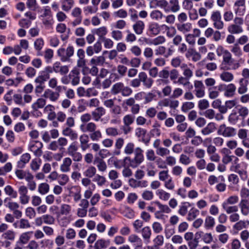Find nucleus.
Wrapping results in <instances>:
<instances>
[{"instance_id":"f257e3e1","label":"nucleus","mask_w":249,"mask_h":249,"mask_svg":"<svg viewBox=\"0 0 249 249\" xmlns=\"http://www.w3.org/2000/svg\"><path fill=\"white\" fill-rule=\"evenodd\" d=\"M151 3L163 9L165 12L176 13L180 10L178 0H170L169 2L166 0H153Z\"/></svg>"},{"instance_id":"0e129e2a","label":"nucleus","mask_w":249,"mask_h":249,"mask_svg":"<svg viewBox=\"0 0 249 249\" xmlns=\"http://www.w3.org/2000/svg\"><path fill=\"white\" fill-rule=\"evenodd\" d=\"M162 28L165 30L167 31L166 34L167 36L169 37H173L174 35H175L176 33V30L175 28L173 26L169 27L165 24H162L161 25Z\"/></svg>"},{"instance_id":"a211bd4d","label":"nucleus","mask_w":249,"mask_h":249,"mask_svg":"<svg viewBox=\"0 0 249 249\" xmlns=\"http://www.w3.org/2000/svg\"><path fill=\"white\" fill-rule=\"evenodd\" d=\"M153 204L156 205L160 210V211H157L155 213V217L157 218H160L159 216L158 215V214H159L160 212L164 213H169L172 211L170 208L167 205L162 204L159 201L156 200L153 201L151 203V204Z\"/></svg>"},{"instance_id":"ea45409f","label":"nucleus","mask_w":249,"mask_h":249,"mask_svg":"<svg viewBox=\"0 0 249 249\" xmlns=\"http://www.w3.org/2000/svg\"><path fill=\"white\" fill-rule=\"evenodd\" d=\"M110 244L109 240H106L104 239H98L96 241L94 245V249H103L107 248Z\"/></svg>"},{"instance_id":"37998d69","label":"nucleus","mask_w":249,"mask_h":249,"mask_svg":"<svg viewBox=\"0 0 249 249\" xmlns=\"http://www.w3.org/2000/svg\"><path fill=\"white\" fill-rule=\"evenodd\" d=\"M222 207L227 214H231L236 213L238 211V208L236 205H227L226 203H222Z\"/></svg>"},{"instance_id":"0eeeda50","label":"nucleus","mask_w":249,"mask_h":249,"mask_svg":"<svg viewBox=\"0 0 249 249\" xmlns=\"http://www.w3.org/2000/svg\"><path fill=\"white\" fill-rule=\"evenodd\" d=\"M217 134L224 137H233L236 134V130L234 127L227 126L225 124H222L219 125Z\"/></svg>"},{"instance_id":"79ce46f5","label":"nucleus","mask_w":249,"mask_h":249,"mask_svg":"<svg viewBox=\"0 0 249 249\" xmlns=\"http://www.w3.org/2000/svg\"><path fill=\"white\" fill-rule=\"evenodd\" d=\"M74 4V0H61V8L65 12H69Z\"/></svg>"},{"instance_id":"c03bdc74","label":"nucleus","mask_w":249,"mask_h":249,"mask_svg":"<svg viewBox=\"0 0 249 249\" xmlns=\"http://www.w3.org/2000/svg\"><path fill=\"white\" fill-rule=\"evenodd\" d=\"M220 180L221 182H225V178L223 175H220L218 177L214 175H210L208 178V182L210 185H213L217 183Z\"/></svg>"},{"instance_id":"c9c22d12","label":"nucleus","mask_w":249,"mask_h":249,"mask_svg":"<svg viewBox=\"0 0 249 249\" xmlns=\"http://www.w3.org/2000/svg\"><path fill=\"white\" fill-rule=\"evenodd\" d=\"M46 104V100L44 98H39L32 105V108L35 111H37L39 108H43Z\"/></svg>"},{"instance_id":"c756f323","label":"nucleus","mask_w":249,"mask_h":249,"mask_svg":"<svg viewBox=\"0 0 249 249\" xmlns=\"http://www.w3.org/2000/svg\"><path fill=\"white\" fill-rule=\"evenodd\" d=\"M145 28L144 22L141 20H137L132 26L135 33L137 35H142Z\"/></svg>"},{"instance_id":"ddd939ff","label":"nucleus","mask_w":249,"mask_h":249,"mask_svg":"<svg viewBox=\"0 0 249 249\" xmlns=\"http://www.w3.org/2000/svg\"><path fill=\"white\" fill-rule=\"evenodd\" d=\"M161 25L156 22H150L147 26V33L150 36H157L161 31Z\"/></svg>"},{"instance_id":"2eb2a0df","label":"nucleus","mask_w":249,"mask_h":249,"mask_svg":"<svg viewBox=\"0 0 249 249\" xmlns=\"http://www.w3.org/2000/svg\"><path fill=\"white\" fill-rule=\"evenodd\" d=\"M237 136L242 140V145L249 148V140L248 138V130L244 128L239 129L238 131Z\"/></svg>"},{"instance_id":"3c124183","label":"nucleus","mask_w":249,"mask_h":249,"mask_svg":"<svg viewBox=\"0 0 249 249\" xmlns=\"http://www.w3.org/2000/svg\"><path fill=\"white\" fill-rule=\"evenodd\" d=\"M89 138L92 141H99L102 138V134L100 130L97 128L94 131L89 134Z\"/></svg>"},{"instance_id":"4d7b16f0","label":"nucleus","mask_w":249,"mask_h":249,"mask_svg":"<svg viewBox=\"0 0 249 249\" xmlns=\"http://www.w3.org/2000/svg\"><path fill=\"white\" fill-rule=\"evenodd\" d=\"M83 11L86 16H89L96 13L98 11V7L93 5H87L84 7Z\"/></svg>"},{"instance_id":"412c9836","label":"nucleus","mask_w":249,"mask_h":249,"mask_svg":"<svg viewBox=\"0 0 249 249\" xmlns=\"http://www.w3.org/2000/svg\"><path fill=\"white\" fill-rule=\"evenodd\" d=\"M106 113V109L102 107H97L94 111L91 112V115L93 120L98 122L101 121L103 122L104 119H101V117L104 115Z\"/></svg>"},{"instance_id":"69168bd1","label":"nucleus","mask_w":249,"mask_h":249,"mask_svg":"<svg viewBox=\"0 0 249 249\" xmlns=\"http://www.w3.org/2000/svg\"><path fill=\"white\" fill-rule=\"evenodd\" d=\"M105 60L103 56L94 57L91 59L90 63L93 66L103 65Z\"/></svg>"},{"instance_id":"473e14b6","label":"nucleus","mask_w":249,"mask_h":249,"mask_svg":"<svg viewBox=\"0 0 249 249\" xmlns=\"http://www.w3.org/2000/svg\"><path fill=\"white\" fill-rule=\"evenodd\" d=\"M142 237L145 244L150 242V239L152 235V231L149 226L143 227L141 230Z\"/></svg>"},{"instance_id":"49530a36","label":"nucleus","mask_w":249,"mask_h":249,"mask_svg":"<svg viewBox=\"0 0 249 249\" xmlns=\"http://www.w3.org/2000/svg\"><path fill=\"white\" fill-rule=\"evenodd\" d=\"M71 211V207L67 204H62L60 207L59 215H68Z\"/></svg>"},{"instance_id":"4468645a","label":"nucleus","mask_w":249,"mask_h":249,"mask_svg":"<svg viewBox=\"0 0 249 249\" xmlns=\"http://www.w3.org/2000/svg\"><path fill=\"white\" fill-rule=\"evenodd\" d=\"M191 67L194 68L192 64L189 65L183 63L181 66V70L182 71L183 75L188 80H189L193 76V69Z\"/></svg>"},{"instance_id":"9d476101","label":"nucleus","mask_w":249,"mask_h":249,"mask_svg":"<svg viewBox=\"0 0 249 249\" xmlns=\"http://www.w3.org/2000/svg\"><path fill=\"white\" fill-rule=\"evenodd\" d=\"M195 89L194 92L198 98H203L205 94V88L201 81L195 80L194 82Z\"/></svg>"},{"instance_id":"a19ab883","label":"nucleus","mask_w":249,"mask_h":249,"mask_svg":"<svg viewBox=\"0 0 249 249\" xmlns=\"http://www.w3.org/2000/svg\"><path fill=\"white\" fill-rule=\"evenodd\" d=\"M156 195L158 196L160 200L166 201L168 200L170 197L171 195L170 193L165 191L163 189H159L157 190L156 192Z\"/></svg>"},{"instance_id":"774afa93","label":"nucleus","mask_w":249,"mask_h":249,"mask_svg":"<svg viewBox=\"0 0 249 249\" xmlns=\"http://www.w3.org/2000/svg\"><path fill=\"white\" fill-rule=\"evenodd\" d=\"M239 119V116L238 113L235 111H233L228 117V121L231 124H236Z\"/></svg>"},{"instance_id":"338daca9","label":"nucleus","mask_w":249,"mask_h":249,"mask_svg":"<svg viewBox=\"0 0 249 249\" xmlns=\"http://www.w3.org/2000/svg\"><path fill=\"white\" fill-rule=\"evenodd\" d=\"M5 194L12 198H16L18 196L17 192L15 191L10 185H7L4 188Z\"/></svg>"},{"instance_id":"bf43d9fd","label":"nucleus","mask_w":249,"mask_h":249,"mask_svg":"<svg viewBox=\"0 0 249 249\" xmlns=\"http://www.w3.org/2000/svg\"><path fill=\"white\" fill-rule=\"evenodd\" d=\"M231 52L237 57H241L243 54L242 51L237 43L234 44L231 49Z\"/></svg>"},{"instance_id":"7ed1b4c3","label":"nucleus","mask_w":249,"mask_h":249,"mask_svg":"<svg viewBox=\"0 0 249 249\" xmlns=\"http://www.w3.org/2000/svg\"><path fill=\"white\" fill-rule=\"evenodd\" d=\"M143 150L140 147L135 148L134 156L133 158L130 157H126L124 158V162L129 161V166L133 168L138 167L144 160Z\"/></svg>"},{"instance_id":"58836bf2","label":"nucleus","mask_w":249,"mask_h":249,"mask_svg":"<svg viewBox=\"0 0 249 249\" xmlns=\"http://www.w3.org/2000/svg\"><path fill=\"white\" fill-rule=\"evenodd\" d=\"M239 86L238 88V93L240 94H243L248 91V81L245 80L244 78H241L239 81Z\"/></svg>"},{"instance_id":"2f4dec72","label":"nucleus","mask_w":249,"mask_h":249,"mask_svg":"<svg viewBox=\"0 0 249 249\" xmlns=\"http://www.w3.org/2000/svg\"><path fill=\"white\" fill-rule=\"evenodd\" d=\"M236 89L235 85L232 83L225 85L224 96L227 97H233L235 94Z\"/></svg>"},{"instance_id":"5fc2aeb1","label":"nucleus","mask_w":249,"mask_h":249,"mask_svg":"<svg viewBox=\"0 0 249 249\" xmlns=\"http://www.w3.org/2000/svg\"><path fill=\"white\" fill-rule=\"evenodd\" d=\"M150 17L152 19L158 21L162 19L163 15L161 11L158 10H155L150 13Z\"/></svg>"},{"instance_id":"de8ad7c7","label":"nucleus","mask_w":249,"mask_h":249,"mask_svg":"<svg viewBox=\"0 0 249 249\" xmlns=\"http://www.w3.org/2000/svg\"><path fill=\"white\" fill-rule=\"evenodd\" d=\"M124 84L122 82H118L114 84L111 89V92L112 94L116 95L119 93H122Z\"/></svg>"},{"instance_id":"864d4df0","label":"nucleus","mask_w":249,"mask_h":249,"mask_svg":"<svg viewBox=\"0 0 249 249\" xmlns=\"http://www.w3.org/2000/svg\"><path fill=\"white\" fill-rule=\"evenodd\" d=\"M96 169L94 166H89L84 172V175L87 178H91L96 175Z\"/></svg>"},{"instance_id":"7c9ffc66","label":"nucleus","mask_w":249,"mask_h":249,"mask_svg":"<svg viewBox=\"0 0 249 249\" xmlns=\"http://www.w3.org/2000/svg\"><path fill=\"white\" fill-rule=\"evenodd\" d=\"M31 159V156L29 153H26L21 155L20 160L17 162V167L19 169H22L25 167Z\"/></svg>"},{"instance_id":"f8f14e48","label":"nucleus","mask_w":249,"mask_h":249,"mask_svg":"<svg viewBox=\"0 0 249 249\" xmlns=\"http://www.w3.org/2000/svg\"><path fill=\"white\" fill-rule=\"evenodd\" d=\"M60 93L53 91L51 89H47L45 90L42 97L45 99H48L52 102H57L60 98Z\"/></svg>"},{"instance_id":"1a4fd4ad","label":"nucleus","mask_w":249,"mask_h":249,"mask_svg":"<svg viewBox=\"0 0 249 249\" xmlns=\"http://www.w3.org/2000/svg\"><path fill=\"white\" fill-rule=\"evenodd\" d=\"M29 149L37 157H40L43 153L42 148L43 144L38 141H31L29 144Z\"/></svg>"},{"instance_id":"e433bc0d","label":"nucleus","mask_w":249,"mask_h":249,"mask_svg":"<svg viewBox=\"0 0 249 249\" xmlns=\"http://www.w3.org/2000/svg\"><path fill=\"white\" fill-rule=\"evenodd\" d=\"M124 143V140L122 137L116 139L115 142V150L114 151V155H119L121 153V149L123 147Z\"/></svg>"},{"instance_id":"20e7f679","label":"nucleus","mask_w":249,"mask_h":249,"mask_svg":"<svg viewBox=\"0 0 249 249\" xmlns=\"http://www.w3.org/2000/svg\"><path fill=\"white\" fill-rule=\"evenodd\" d=\"M74 48L72 46H69L66 49L60 48L57 51V54L62 62L69 61L74 54Z\"/></svg>"},{"instance_id":"680f3d73","label":"nucleus","mask_w":249,"mask_h":249,"mask_svg":"<svg viewBox=\"0 0 249 249\" xmlns=\"http://www.w3.org/2000/svg\"><path fill=\"white\" fill-rule=\"evenodd\" d=\"M106 134L108 136L116 137L120 134V131L117 128L108 127L105 130Z\"/></svg>"},{"instance_id":"4be33fe9","label":"nucleus","mask_w":249,"mask_h":249,"mask_svg":"<svg viewBox=\"0 0 249 249\" xmlns=\"http://www.w3.org/2000/svg\"><path fill=\"white\" fill-rule=\"evenodd\" d=\"M97 128V125L93 122L82 124L80 125V129L83 133L89 134L94 131Z\"/></svg>"},{"instance_id":"cd10ccee","label":"nucleus","mask_w":249,"mask_h":249,"mask_svg":"<svg viewBox=\"0 0 249 249\" xmlns=\"http://www.w3.org/2000/svg\"><path fill=\"white\" fill-rule=\"evenodd\" d=\"M216 129L215 124L211 122L208 123L205 127L201 130V133L204 136H208L215 132Z\"/></svg>"},{"instance_id":"b1692460","label":"nucleus","mask_w":249,"mask_h":249,"mask_svg":"<svg viewBox=\"0 0 249 249\" xmlns=\"http://www.w3.org/2000/svg\"><path fill=\"white\" fill-rule=\"evenodd\" d=\"M176 27L179 32L184 35L187 34L192 29V24L190 22L177 23Z\"/></svg>"},{"instance_id":"4c0bfd02","label":"nucleus","mask_w":249,"mask_h":249,"mask_svg":"<svg viewBox=\"0 0 249 249\" xmlns=\"http://www.w3.org/2000/svg\"><path fill=\"white\" fill-rule=\"evenodd\" d=\"M94 164L96 165L99 171L105 172L107 169V165L106 162L102 159L96 157L94 161Z\"/></svg>"},{"instance_id":"13d9d810","label":"nucleus","mask_w":249,"mask_h":249,"mask_svg":"<svg viewBox=\"0 0 249 249\" xmlns=\"http://www.w3.org/2000/svg\"><path fill=\"white\" fill-rule=\"evenodd\" d=\"M142 197L146 201H150L154 198V195L152 191L145 190L142 193Z\"/></svg>"},{"instance_id":"6ab92c4d","label":"nucleus","mask_w":249,"mask_h":249,"mask_svg":"<svg viewBox=\"0 0 249 249\" xmlns=\"http://www.w3.org/2000/svg\"><path fill=\"white\" fill-rule=\"evenodd\" d=\"M245 0H236L234 3V6L236 7L234 11L236 14L239 16H243L245 12Z\"/></svg>"},{"instance_id":"9b49d317","label":"nucleus","mask_w":249,"mask_h":249,"mask_svg":"<svg viewBox=\"0 0 249 249\" xmlns=\"http://www.w3.org/2000/svg\"><path fill=\"white\" fill-rule=\"evenodd\" d=\"M1 238L2 239L4 240V243L5 248H8L11 246V241L15 240L16 233L12 230H8L1 234Z\"/></svg>"},{"instance_id":"c85d7f7f","label":"nucleus","mask_w":249,"mask_h":249,"mask_svg":"<svg viewBox=\"0 0 249 249\" xmlns=\"http://www.w3.org/2000/svg\"><path fill=\"white\" fill-rule=\"evenodd\" d=\"M239 206L241 213L243 215H247L249 213V199H241Z\"/></svg>"},{"instance_id":"aec40b11","label":"nucleus","mask_w":249,"mask_h":249,"mask_svg":"<svg viewBox=\"0 0 249 249\" xmlns=\"http://www.w3.org/2000/svg\"><path fill=\"white\" fill-rule=\"evenodd\" d=\"M144 40L147 44L154 46H161L160 45L164 43L166 41L165 37L163 36H159L151 39L144 38Z\"/></svg>"},{"instance_id":"72a5a7b5","label":"nucleus","mask_w":249,"mask_h":249,"mask_svg":"<svg viewBox=\"0 0 249 249\" xmlns=\"http://www.w3.org/2000/svg\"><path fill=\"white\" fill-rule=\"evenodd\" d=\"M128 241L133 244L136 248H141L142 246V240L136 234H133L129 235Z\"/></svg>"},{"instance_id":"052dcab7","label":"nucleus","mask_w":249,"mask_h":249,"mask_svg":"<svg viewBox=\"0 0 249 249\" xmlns=\"http://www.w3.org/2000/svg\"><path fill=\"white\" fill-rule=\"evenodd\" d=\"M32 231H28L22 233L19 236V241L22 244H27L31 238L30 234Z\"/></svg>"},{"instance_id":"6e6d98bb","label":"nucleus","mask_w":249,"mask_h":249,"mask_svg":"<svg viewBox=\"0 0 249 249\" xmlns=\"http://www.w3.org/2000/svg\"><path fill=\"white\" fill-rule=\"evenodd\" d=\"M195 107V103L193 102L186 101L182 103L181 110L183 112H187Z\"/></svg>"},{"instance_id":"f03ea898","label":"nucleus","mask_w":249,"mask_h":249,"mask_svg":"<svg viewBox=\"0 0 249 249\" xmlns=\"http://www.w3.org/2000/svg\"><path fill=\"white\" fill-rule=\"evenodd\" d=\"M240 67L238 62H234L232 54L228 50H225L222 55L220 69L223 70H236Z\"/></svg>"},{"instance_id":"bb28decb","label":"nucleus","mask_w":249,"mask_h":249,"mask_svg":"<svg viewBox=\"0 0 249 249\" xmlns=\"http://www.w3.org/2000/svg\"><path fill=\"white\" fill-rule=\"evenodd\" d=\"M62 134L67 137H70L72 141H75L78 139V135L76 131L69 127H66L62 131Z\"/></svg>"},{"instance_id":"09e8293b","label":"nucleus","mask_w":249,"mask_h":249,"mask_svg":"<svg viewBox=\"0 0 249 249\" xmlns=\"http://www.w3.org/2000/svg\"><path fill=\"white\" fill-rule=\"evenodd\" d=\"M34 45L35 50L38 51L37 55H41V54L40 53V51L43 48L44 45V42L43 38H38L36 39L35 41Z\"/></svg>"},{"instance_id":"6e6552de","label":"nucleus","mask_w":249,"mask_h":249,"mask_svg":"<svg viewBox=\"0 0 249 249\" xmlns=\"http://www.w3.org/2000/svg\"><path fill=\"white\" fill-rule=\"evenodd\" d=\"M52 72L53 70L51 67H46L39 72L38 76L35 79V83H45L50 79V74Z\"/></svg>"},{"instance_id":"a18cd8bd","label":"nucleus","mask_w":249,"mask_h":249,"mask_svg":"<svg viewBox=\"0 0 249 249\" xmlns=\"http://www.w3.org/2000/svg\"><path fill=\"white\" fill-rule=\"evenodd\" d=\"M199 214V210L195 207H193L188 212L187 220L189 221H192L195 220Z\"/></svg>"},{"instance_id":"5701e85b","label":"nucleus","mask_w":249,"mask_h":249,"mask_svg":"<svg viewBox=\"0 0 249 249\" xmlns=\"http://www.w3.org/2000/svg\"><path fill=\"white\" fill-rule=\"evenodd\" d=\"M129 185L133 188L138 187L146 188L148 185V182L146 180H139L138 179L131 178L128 181Z\"/></svg>"},{"instance_id":"393cba45","label":"nucleus","mask_w":249,"mask_h":249,"mask_svg":"<svg viewBox=\"0 0 249 249\" xmlns=\"http://www.w3.org/2000/svg\"><path fill=\"white\" fill-rule=\"evenodd\" d=\"M89 141V137L88 135L83 134L80 136V147L82 151H85L90 147Z\"/></svg>"},{"instance_id":"a878e982","label":"nucleus","mask_w":249,"mask_h":249,"mask_svg":"<svg viewBox=\"0 0 249 249\" xmlns=\"http://www.w3.org/2000/svg\"><path fill=\"white\" fill-rule=\"evenodd\" d=\"M72 160L69 157L63 159L62 163L60 166V170L63 173H68L71 171V166L72 164Z\"/></svg>"},{"instance_id":"39448f33","label":"nucleus","mask_w":249,"mask_h":249,"mask_svg":"<svg viewBox=\"0 0 249 249\" xmlns=\"http://www.w3.org/2000/svg\"><path fill=\"white\" fill-rule=\"evenodd\" d=\"M243 19L239 17H235L233 23L228 27V31L231 34H237L243 32V30L241 25L243 24Z\"/></svg>"},{"instance_id":"423d86ee","label":"nucleus","mask_w":249,"mask_h":249,"mask_svg":"<svg viewBox=\"0 0 249 249\" xmlns=\"http://www.w3.org/2000/svg\"><path fill=\"white\" fill-rule=\"evenodd\" d=\"M211 19L213 22V27L217 30H222L224 27V23L222 20L221 13L215 10L212 12Z\"/></svg>"},{"instance_id":"603ef678","label":"nucleus","mask_w":249,"mask_h":249,"mask_svg":"<svg viewBox=\"0 0 249 249\" xmlns=\"http://www.w3.org/2000/svg\"><path fill=\"white\" fill-rule=\"evenodd\" d=\"M215 219L212 216L207 215L204 221V226L206 229H212L215 225Z\"/></svg>"},{"instance_id":"dca6fc26","label":"nucleus","mask_w":249,"mask_h":249,"mask_svg":"<svg viewBox=\"0 0 249 249\" xmlns=\"http://www.w3.org/2000/svg\"><path fill=\"white\" fill-rule=\"evenodd\" d=\"M15 174L19 179H25L26 181H29L34 179V176L28 170L18 169L15 171Z\"/></svg>"},{"instance_id":"f3484780","label":"nucleus","mask_w":249,"mask_h":249,"mask_svg":"<svg viewBox=\"0 0 249 249\" xmlns=\"http://www.w3.org/2000/svg\"><path fill=\"white\" fill-rule=\"evenodd\" d=\"M53 71L59 73L61 75H64L69 72V68L67 66H62L60 62H55L52 67Z\"/></svg>"},{"instance_id":"f704fd0d","label":"nucleus","mask_w":249,"mask_h":249,"mask_svg":"<svg viewBox=\"0 0 249 249\" xmlns=\"http://www.w3.org/2000/svg\"><path fill=\"white\" fill-rule=\"evenodd\" d=\"M228 70H224L219 74L220 79L225 82L229 83L231 82L234 79L233 74L227 71Z\"/></svg>"},{"instance_id":"e2e57ef3","label":"nucleus","mask_w":249,"mask_h":249,"mask_svg":"<svg viewBox=\"0 0 249 249\" xmlns=\"http://www.w3.org/2000/svg\"><path fill=\"white\" fill-rule=\"evenodd\" d=\"M93 182H96L98 186H102L106 182V178L99 174H96L92 179Z\"/></svg>"},{"instance_id":"8fccbe9b","label":"nucleus","mask_w":249,"mask_h":249,"mask_svg":"<svg viewBox=\"0 0 249 249\" xmlns=\"http://www.w3.org/2000/svg\"><path fill=\"white\" fill-rule=\"evenodd\" d=\"M135 144L132 142L127 143L124 147V152L127 155H130L135 152Z\"/></svg>"}]
</instances>
